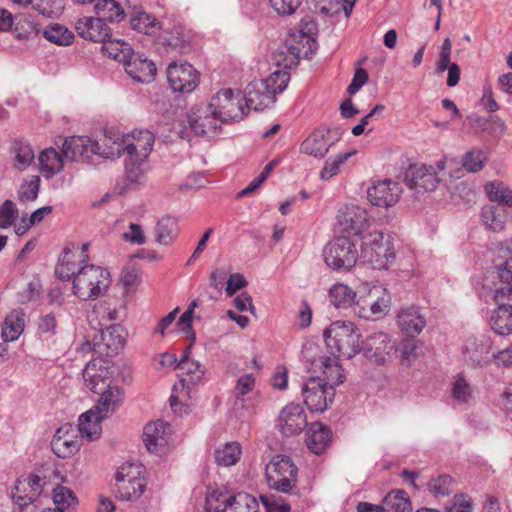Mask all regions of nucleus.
Segmentation results:
<instances>
[{
    "instance_id": "1",
    "label": "nucleus",
    "mask_w": 512,
    "mask_h": 512,
    "mask_svg": "<svg viewBox=\"0 0 512 512\" xmlns=\"http://www.w3.org/2000/svg\"><path fill=\"white\" fill-rule=\"evenodd\" d=\"M124 137L126 179L129 184H139L144 177V165L153 149L155 137L148 130L132 131Z\"/></svg>"
},
{
    "instance_id": "2",
    "label": "nucleus",
    "mask_w": 512,
    "mask_h": 512,
    "mask_svg": "<svg viewBox=\"0 0 512 512\" xmlns=\"http://www.w3.org/2000/svg\"><path fill=\"white\" fill-rule=\"evenodd\" d=\"M323 336L334 357L351 359L362 350L360 331L352 322L336 321L325 329Z\"/></svg>"
},
{
    "instance_id": "3",
    "label": "nucleus",
    "mask_w": 512,
    "mask_h": 512,
    "mask_svg": "<svg viewBox=\"0 0 512 512\" xmlns=\"http://www.w3.org/2000/svg\"><path fill=\"white\" fill-rule=\"evenodd\" d=\"M111 284L110 272L98 265L80 266L73 279V293L81 300L96 299L104 294Z\"/></svg>"
},
{
    "instance_id": "4",
    "label": "nucleus",
    "mask_w": 512,
    "mask_h": 512,
    "mask_svg": "<svg viewBox=\"0 0 512 512\" xmlns=\"http://www.w3.org/2000/svg\"><path fill=\"white\" fill-rule=\"evenodd\" d=\"M144 471V466L138 463L122 464L115 475L116 497L125 501L140 498L146 488Z\"/></svg>"
},
{
    "instance_id": "5",
    "label": "nucleus",
    "mask_w": 512,
    "mask_h": 512,
    "mask_svg": "<svg viewBox=\"0 0 512 512\" xmlns=\"http://www.w3.org/2000/svg\"><path fill=\"white\" fill-rule=\"evenodd\" d=\"M361 258L374 269H387L395 259L390 237L382 232H371L365 235L361 244Z\"/></svg>"
},
{
    "instance_id": "6",
    "label": "nucleus",
    "mask_w": 512,
    "mask_h": 512,
    "mask_svg": "<svg viewBox=\"0 0 512 512\" xmlns=\"http://www.w3.org/2000/svg\"><path fill=\"white\" fill-rule=\"evenodd\" d=\"M298 469L289 456L276 455L266 465L265 475L270 488L289 493L297 483Z\"/></svg>"
},
{
    "instance_id": "7",
    "label": "nucleus",
    "mask_w": 512,
    "mask_h": 512,
    "mask_svg": "<svg viewBox=\"0 0 512 512\" xmlns=\"http://www.w3.org/2000/svg\"><path fill=\"white\" fill-rule=\"evenodd\" d=\"M326 265L336 271H349L358 259L356 245L345 236L335 237L323 249Z\"/></svg>"
},
{
    "instance_id": "8",
    "label": "nucleus",
    "mask_w": 512,
    "mask_h": 512,
    "mask_svg": "<svg viewBox=\"0 0 512 512\" xmlns=\"http://www.w3.org/2000/svg\"><path fill=\"white\" fill-rule=\"evenodd\" d=\"M242 100L239 91L235 94L231 88H227L214 95L208 104L220 123H229L243 119L245 107Z\"/></svg>"
},
{
    "instance_id": "9",
    "label": "nucleus",
    "mask_w": 512,
    "mask_h": 512,
    "mask_svg": "<svg viewBox=\"0 0 512 512\" xmlns=\"http://www.w3.org/2000/svg\"><path fill=\"white\" fill-rule=\"evenodd\" d=\"M303 402L311 412H324L333 403L335 391L321 377H309L301 384Z\"/></svg>"
},
{
    "instance_id": "10",
    "label": "nucleus",
    "mask_w": 512,
    "mask_h": 512,
    "mask_svg": "<svg viewBox=\"0 0 512 512\" xmlns=\"http://www.w3.org/2000/svg\"><path fill=\"white\" fill-rule=\"evenodd\" d=\"M45 484V478L36 474L22 476L17 479L11 492V498L20 508H24L41 496Z\"/></svg>"
},
{
    "instance_id": "11",
    "label": "nucleus",
    "mask_w": 512,
    "mask_h": 512,
    "mask_svg": "<svg viewBox=\"0 0 512 512\" xmlns=\"http://www.w3.org/2000/svg\"><path fill=\"white\" fill-rule=\"evenodd\" d=\"M167 80L175 92H192L199 84V73L190 63H171L167 68Z\"/></svg>"
},
{
    "instance_id": "12",
    "label": "nucleus",
    "mask_w": 512,
    "mask_h": 512,
    "mask_svg": "<svg viewBox=\"0 0 512 512\" xmlns=\"http://www.w3.org/2000/svg\"><path fill=\"white\" fill-rule=\"evenodd\" d=\"M495 302H512V257L495 264L491 285H486Z\"/></svg>"
},
{
    "instance_id": "13",
    "label": "nucleus",
    "mask_w": 512,
    "mask_h": 512,
    "mask_svg": "<svg viewBox=\"0 0 512 512\" xmlns=\"http://www.w3.org/2000/svg\"><path fill=\"white\" fill-rule=\"evenodd\" d=\"M109 362L103 358H95L88 362L83 370L85 385L94 393H100L111 385L112 371Z\"/></svg>"
},
{
    "instance_id": "14",
    "label": "nucleus",
    "mask_w": 512,
    "mask_h": 512,
    "mask_svg": "<svg viewBox=\"0 0 512 512\" xmlns=\"http://www.w3.org/2000/svg\"><path fill=\"white\" fill-rule=\"evenodd\" d=\"M124 345V330L119 324L110 325L93 336L94 351L100 355L118 354Z\"/></svg>"
},
{
    "instance_id": "15",
    "label": "nucleus",
    "mask_w": 512,
    "mask_h": 512,
    "mask_svg": "<svg viewBox=\"0 0 512 512\" xmlns=\"http://www.w3.org/2000/svg\"><path fill=\"white\" fill-rule=\"evenodd\" d=\"M406 185L417 193L435 190L440 182L435 168L426 165H412L405 173Z\"/></svg>"
},
{
    "instance_id": "16",
    "label": "nucleus",
    "mask_w": 512,
    "mask_h": 512,
    "mask_svg": "<svg viewBox=\"0 0 512 512\" xmlns=\"http://www.w3.org/2000/svg\"><path fill=\"white\" fill-rule=\"evenodd\" d=\"M395 349V343L384 332L369 335L363 347L366 358L379 365L389 360Z\"/></svg>"
},
{
    "instance_id": "17",
    "label": "nucleus",
    "mask_w": 512,
    "mask_h": 512,
    "mask_svg": "<svg viewBox=\"0 0 512 512\" xmlns=\"http://www.w3.org/2000/svg\"><path fill=\"white\" fill-rule=\"evenodd\" d=\"M337 222L343 231L359 235L369 226L368 214L357 205H346L338 211Z\"/></svg>"
},
{
    "instance_id": "18",
    "label": "nucleus",
    "mask_w": 512,
    "mask_h": 512,
    "mask_svg": "<svg viewBox=\"0 0 512 512\" xmlns=\"http://www.w3.org/2000/svg\"><path fill=\"white\" fill-rule=\"evenodd\" d=\"M401 192L399 183L382 180L368 188L367 198L374 206L389 208L399 201Z\"/></svg>"
},
{
    "instance_id": "19",
    "label": "nucleus",
    "mask_w": 512,
    "mask_h": 512,
    "mask_svg": "<svg viewBox=\"0 0 512 512\" xmlns=\"http://www.w3.org/2000/svg\"><path fill=\"white\" fill-rule=\"evenodd\" d=\"M171 427L168 423L158 420L144 427L143 442L149 452L163 453L168 445Z\"/></svg>"
},
{
    "instance_id": "20",
    "label": "nucleus",
    "mask_w": 512,
    "mask_h": 512,
    "mask_svg": "<svg viewBox=\"0 0 512 512\" xmlns=\"http://www.w3.org/2000/svg\"><path fill=\"white\" fill-rule=\"evenodd\" d=\"M492 350L491 339L487 336L469 338L463 354L466 363L472 367H482L489 362Z\"/></svg>"
},
{
    "instance_id": "21",
    "label": "nucleus",
    "mask_w": 512,
    "mask_h": 512,
    "mask_svg": "<svg viewBox=\"0 0 512 512\" xmlns=\"http://www.w3.org/2000/svg\"><path fill=\"white\" fill-rule=\"evenodd\" d=\"M330 129L320 126L313 130L300 145V152L315 158H324L334 141L330 140Z\"/></svg>"
},
{
    "instance_id": "22",
    "label": "nucleus",
    "mask_w": 512,
    "mask_h": 512,
    "mask_svg": "<svg viewBox=\"0 0 512 512\" xmlns=\"http://www.w3.org/2000/svg\"><path fill=\"white\" fill-rule=\"evenodd\" d=\"M306 426L307 418L301 405L289 404L282 409L279 416V427L283 435H297Z\"/></svg>"
},
{
    "instance_id": "23",
    "label": "nucleus",
    "mask_w": 512,
    "mask_h": 512,
    "mask_svg": "<svg viewBox=\"0 0 512 512\" xmlns=\"http://www.w3.org/2000/svg\"><path fill=\"white\" fill-rule=\"evenodd\" d=\"M218 122L219 119L210 109L209 104L192 110L188 115V123L191 130L199 136L216 133L217 129L220 128Z\"/></svg>"
},
{
    "instance_id": "24",
    "label": "nucleus",
    "mask_w": 512,
    "mask_h": 512,
    "mask_svg": "<svg viewBox=\"0 0 512 512\" xmlns=\"http://www.w3.org/2000/svg\"><path fill=\"white\" fill-rule=\"evenodd\" d=\"M75 28L80 37L93 42L102 43L111 36L110 27L98 16L78 19Z\"/></svg>"
},
{
    "instance_id": "25",
    "label": "nucleus",
    "mask_w": 512,
    "mask_h": 512,
    "mask_svg": "<svg viewBox=\"0 0 512 512\" xmlns=\"http://www.w3.org/2000/svg\"><path fill=\"white\" fill-rule=\"evenodd\" d=\"M208 510L213 512H259V503L257 499L244 492L225 497L219 506L212 507L208 500Z\"/></svg>"
},
{
    "instance_id": "26",
    "label": "nucleus",
    "mask_w": 512,
    "mask_h": 512,
    "mask_svg": "<svg viewBox=\"0 0 512 512\" xmlns=\"http://www.w3.org/2000/svg\"><path fill=\"white\" fill-rule=\"evenodd\" d=\"M97 145L88 137H69L62 145V152L67 161H84L95 155Z\"/></svg>"
},
{
    "instance_id": "27",
    "label": "nucleus",
    "mask_w": 512,
    "mask_h": 512,
    "mask_svg": "<svg viewBox=\"0 0 512 512\" xmlns=\"http://www.w3.org/2000/svg\"><path fill=\"white\" fill-rule=\"evenodd\" d=\"M305 442L312 453L321 455L332 442V431L320 422H313L306 431Z\"/></svg>"
},
{
    "instance_id": "28",
    "label": "nucleus",
    "mask_w": 512,
    "mask_h": 512,
    "mask_svg": "<svg viewBox=\"0 0 512 512\" xmlns=\"http://www.w3.org/2000/svg\"><path fill=\"white\" fill-rule=\"evenodd\" d=\"M244 100L246 108L254 111H263L276 101L273 92L267 91L260 81L252 82L247 86Z\"/></svg>"
},
{
    "instance_id": "29",
    "label": "nucleus",
    "mask_w": 512,
    "mask_h": 512,
    "mask_svg": "<svg viewBox=\"0 0 512 512\" xmlns=\"http://www.w3.org/2000/svg\"><path fill=\"white\" fill-rule=\"evenodd\" d=\"M397 324L408 336L418 335L426 326V319L415 306L401 308L397 315Z\"/></svg>"
},
{
    "instance_id": "30",
    "label": "nucleus",
    "mask_w": 512,
    "mask_h": 512,
    "mask_svg": "<svg viewBox=\"0 0 512 512\" xmlns=\"http://www.w3.org/2000/svg\"><path fill=\"white\" fill-rule=\"evenodd\" d=\"M125 70L131 78L141 83H150L156 75L153 61L134 54L125 64Z\"/></svg>"
},
{
    "instance_id": "31",
    "label": "nucleus",
    "mask_w": 512,
    "mask_h": 512,
    "mask_svg": "<svg viewBox=\"0 0 512 512\" xmlns=\"http://www.w3.org/2000/svg\"><path fill=\"white\" fill-rule=\"evenodd\" d=\"M71 429V426L59 428L51 441L52 451L59 458H68L80 448L79 441L69 434Z\"/></svg>"
},
{
    "instance_id": "32",
    "label": "nucleus",
    "mask_w": 512,
    "mask_h": 512,
    "mask_svg": "<svg viewBox=\"0 0 512 512\" xmlns=\"http://www.w3.org/2000/svg\"><path fill=\"white\" fill-rule=\"evenodd\" d=\"M498 307L490 316L491 329L498 335H510L512 333V302H496Z\"/></svg>"
},
{
    "instance_id": "33",
    "label": "nucleus",
    "mask_w": 512,
    "mask_h": 512,
    "mask_svg": "<svg viewBox=\"0 0 512 512\" xmlns=\"http://www.w3.org/2000/svg\"><path fill=\"white\" fill-rule=\"evenodd\" d=\"M97 145L95 155L106 159L118 158L124 152V137L115 132L105 133L99 141H93Z\"/></svg>"
},
{
    "instance_id": "34",
    "label": "nucleus",
    "mask_w": 512,
    "mask_h": 512,
    "mask_svg": "<svg viewBox=\"0 0 512 512\" xmlns=\"http://www.w3.org/2000/svg\"><path fill=\"white\" fill-rule=\"evenodd\" d=\"M100 393L101 397L94 410L98 413V418L106 419L121 405L124 394L123 390L118 386H108V388Z\"/></svg>"
},
{
    "instance_id": "35",
    "label": "nucleus",
    "mask_w": 512,
    "mask_h": 512,
    "mask_svg": "<svg viewBox=\"0 0 512 512\" xmlns=\"http://www.w3.org/2000/svg\"><path fill=\"white\" fill-rule=\"evenodd\" d=\"M190 350L191 346L186 348L176 365V368L181 370L182 374L185 375V377L180 380L182 387L198 383L205 373V370L198 361L189 359Z\"/></svg>"
},
{
    "instance_id": "36",
    "label": "nucleus",
    "mask_w": 512,
    "mask_h": 512,
    "mask_svg": "<svg viewBox=\"0 0 512 512\" xmlns=\"http://www.w3.org/2000/svg\"><path fill=\"white\" fill-rule=\"evenodd\" d=\"M40 169L45 177H51L64 168V163L67 161L64 153L58 152L55 148L50 147L44 149L39 155Z\"/></svg>"
},
{
    "instance_id": "37",
    "label": "nucleus",
    "mask_w": 512,
    "mask_h": 512,
    "mask_svg": "<svg viewBox=\"0 0 512 512\" xmlns=\"http://www.w3.org/2000/svg\"><path fill=\"white\" fill-rule=\"evenodd\" d=\"M98 413L94 409H90L79 417L78 430L82 437L89 441L97 440L102 432L101 421L104 418H98Z\"/></svg>"
},
{
    "instance_id": "38",
    "label": "nucleus",
    "mask_w": 512,
    "mask_h": 512,
    "mask_svg": "<svg viewBox=\"0 0 512 512\" xmlns=\"http://www.w3.org/2000/svg\"><path fill=\"white\" fill-rule=\"evenodd\" d=\"M10 153L13 155L14 167L20 171L27 169L35 159V153L31 145L20 139L11 143Z\"/></svg>"
},
{
    "instance_id": "39",
    "label": "nucleus",
    "mask_w": 512,
    "mask_h": 512,
    "mask_svg": "<svg viewBox=\"0 0 512 512\" xmlns=\"http://www.w3.org/2000/svg\"><path fill=\"white\" fill-rule=\"evenodd\" d=\"M481 218L484 225L492 232H500L504 229L507 211L505 208L486 205L482 208Z\"/></svg>"
},
{
    "instance_id": "40",
    "label": "nucleus",
    "mask_w": 512,
    "mask_h": 512,
    "mask_svg": "<svg viewBox=\"0 0 512 512\" xmlns=\"http://www.w3.org/2000/svg\"><path fill=\"white\" fill-rule=\"evenodd\" d=\"M155 240L161 245H170L178 235L177 219L171 216L161 218L154 230Z\"/></svg>"
},
{
    "instance_id": "41",
    "label": "nucleus",
    "mask_w": 512,
    "mask_h": 512,
    "mask_svg": "<svg viewBox=\"0 0 512 512\" xmlns=\"http://www.w3.org/2000/svg\"><path fill=\"white\" fill-rule=\"evenodd\" d=\"M102 43L103 53L109 58L121 62L124 65L133 56V49L127 42L117 39L111 40L108 38L105 40V42Z\"/></svg>"
},
{
    "instance_id": "42",
    "label": "nucleus",
    "mask_w": 512,
    "mask_h": 512,
    "mask_svg": "<svg viewBox=\"0 0 512 512\" xmlns=\"http://www.w3.org/2000/svg\"><path fill=\"white\" fill-rule=\"evenodd\" d=\"M384 512H411L412 506L404 490L390 491L382 501Z\"/></svg>"
},
{
    "instance_id": "43",
    "label": "nucleus",
    "mask_w": 512,
    "mask_h": 512,
    "mask_svg": "<svg viewBox=\"0 0 512 512\" xmlns=\"http://www.w3.org/2000/svg\"><path fill=\"white\" fill-rule=\"evenodd\" d=\"M24 313L21 311L11 312L2 325V337L4 341H15L24 330Z\"/></svg>"
},
{
    "instance_id": "44",
    "label": "nucleus",
    "mask_w": 512,
    "mask_h": 512,
    "mask_svg": "<svg viewBox=\"0 0 512 512\" xmlns=\"http://www.w3.org/2000/svg\"><path fill=\"white\" fill-rule=\"evenodd\" d=\"M484 190L491 202L512 207V190L502 181L494 180L485 184Z\"/></svg>"
},
{
    "instance_id": "45",
    "label": "nucleus",
    "mask_w": 512,
    "mask_h": 512,
    "mask_svg": "<svg viewBox=\"0 0 512 512\" xmlns=\"http://www.w3.org/2000/svg\"><path fill=\"white\" fill-rule=\"evenodd\" d=\"M159 42L167 48V51L183 53L189 43V39L181 27H175L171 31H164L159 37Z\"/></svg>"
},
{
    "instance_id": "46",
    "label": "nucleus",
    "mask_w": 512,
    "mask_h": 512,
    "mask_svg": "<svg viewBox=\"0 0 512 512\" xmlns=\"http://www.w3.org/2000/svg\"><path fill=\"white\" fill-rule=\"evenodd\" d=\"M96 15L103 22H120L124 18V10L115 0H99L95 5Z\"/></svg>"
},
{
    "instance_id": "47",
    "label": "nucleus",
    "mask_w": 512,
    "mask_h": 512,
    "mask_svg": "<svg viewBox=\"0 0 512 512\" xmlns=\"http://www.w3.org/2000/svg\"><path fill=\"white\" fill-rule=\"evenodd\" d=\"M370 299V311L374 320L384 317L390 308L391 297L386 289H374L368 295Z\"/></svg>"
},
{
    "instance_id": "48",
    "label": "nucleus",
    "mask_w": 512,
    "mask_h": 512,
    "mask_svg": "<svg viewBox=\"0 0 512 512\" xmlns=\"http://www.w3.org/2000/svg\"><path fill=\"white\" fill-rule=\"evenodd\" d=\"M319 361L325 375V383L328 387H333L335 390V387L342 384L345 378L341 365L325 356L320 357Z\"/></svg>"
},
{
    "instance_id": "49",
    "label": "nucleus",
    "mask_w": 512,
    "mask_h": 512,
    "mask_svg": "<svg viewBox=\"0 0 512 512\" xmlns=\"http://www.w3.org/2000/svg\"><path fill=\"white\" fill-rule=\"evenodd\" d=\"M83 265L79 264V259L76 258L75 253L65 250L63 257L56 266L55 273L61 280H73L79 267Z\"/></svg>"
},
{
    "instance_id": "50",
    "label": "nucleus",
    "mask_w": 512,
    "mask_h": 512,
    "mask_svg": "<svg viewBox=\"0 0 512 512\" xmlns=\"http://www.w3.org/2000/svg\"><path fill=\"white\" fill-rule=\"evenodd\" d=\"M356 293L345 284H336L329 291L330 302L337 308H347L355 303Z\"/></svg>"
},
{
    "instance_id": "51",
    "label": "nucleus",
    "mask_w": 512,
    "mask_h": 512,
    "mask_svg": "<svg viewBox=\"0 0 512 512\" xmlns=\"http://www.w3.org/2000/svg\"><path fill=\"white\" fill-rule=\"evenodd\" d=\"M53 503L60 512H65L70 508H75L78 504V499L71 489L57 485L53 489Z\"/></svg>"
},
{
    "instance_id": "52",
    "label": "nucleus",
    "mask_w": 512,
    "mask_h": 512,
    "mask_svg": "<svg viewBox=\"0 0 512 512\" xmlns=\"http://www.w3.org/2000/svg\"><path fill=\"white\" fill-rule=\"evenodd\" d=\"M241 448L238 443H228L215 450V460L218 465L228 467L236 464L240 459Z\"/></svg>"
},
{
    "instance_id": "53",
    "label": "nucleus",
    "mask_w": 512,
    "mask_h": 512,
    "mask_svg": "<svg viewBox=\"0 0 512 512\" xmlns=\"http://www.w3.org/2000/svg\"><path fill=\"white\" fill-rule=\"evenodd\" d=\"M41 179L38 175H32L28 179L23 180L20 184L17 198L21 203L35 201L40 190Z\"/></svg>"
},
{
    "instance_id": "54",
    "label": "nucleus",
    "mask_w": 512,
    "mask_h": 512,
    "mask_svg": "<svg viewBox=\"0 0 512 512\" xmlns=\"http://www.w3.org/2000/svg\"><path fill=\"white\" fill-rule=\"evenodd\" d=\"M43 36L51 43L68 46L73 42L74 35L68 30L65 26L60 24H54L48 26L44 32Z\"/></svg>"
},
{
    "instance_id": "55",
    "label": "nucleus",
    "mask_w": 512,
    "mask_h": 512,
    "mask_svg": "<svg viewBox=\"0 0 512 512\" xmlns=\"http://www.w3.org/2000/svg\"><path fill=\"white\" fill-rule=\"evenodd\" d=\"M289 79L290 75L288 72L277 70L270 74L266 79L260 80V83L264 84L267 91L273 92L274 98L276 99V95L286 89Z\"/></svg>"
},
{
    "instance_id": "56",
    "label": "nucleus",
    "mask_w": 512,
    "mask_h": 512,
    "mask_svg": "<svg viewBox=\"0 0 512 512\" xmlns=\"http://www.w3.org/2000/svg\"><path fill=\"white\" fill-rule=\"evenodd\" d=\"M131 27L144 34H152L159 25L155 17L145 12L135 13L130 18Z\"/></svg>"
},
{
    "instance_id": "57",
    "label": "nucleus",
    "mask_w": 512,
    "mask_h": 512,
    "mask_svg": "<svg viewBox=\"0 0 512 512\" xmlns=\"http://www.w3.org/2000/svg\"><path fill=\"white\" fill-rule=\"evenodd\" d=\"M318 32L317 23L309 16L301 19L299 25V33L301 37L306 41V45L309 46L311 54L316 51V40L315 36Z\"/></svg>"
},
{
    "instance_id": "58",
    "label": "nucleus",
    "mask_w": 512,
    "mask_h": 512,
    "mask_svg": "<svg viewBox=\"0 0 512 512\" xmlns=\"http://www.w3.org/2000/svg\"><path fill=\"white\" fill-rule=\"evenodd\" d=\"M486 161L487 157L484 151L472 149L463 156L462 165L468 172L475 173L483 169Z\"/></svg>"
},
{
    "instance_id": "59",
    "label": "nucleus",
    "mask_w": 512,
    "mask_h": 512,
    "mask_svg": "<svg viewBox=\"0 0 512 512\" xmlns=\"http://www.w3.org/2000/svg\"><path fill=\"white\" fill-rule=\"evenodd\" d=\"M355 151H350L336 155L333 159H329L325 162L324 167L320 172V178L322 180H329L338 173L339 167L347 161Z\"/></svg>"
},
{
    "instance_id": "60",
    "label": "nucleus",
    "mask_w": 512,
    "mask_h": 512,
    "mask_svg": "<svg viewBox=\"0 0 512 512\" xmlns=\"http://www.w3.org/2000/svg\"><path fill=\"white\" fill-rule=\"evenodd\" d=\"M473 390L466 379L459 375L452 386V397L459 403H467L472 398Z\"/></svg>"
},
{
    "instance_id": "61",
    "label": "nucleus",
    "mask_w": 512,
    "mask_h": 512,
    "mask_svg": "<svg viewBox=\"0 0 512 512\" xmlns=\"http://www.w3.org/2000/svg\"><path fill=\"white\" fill-rule=\"evenodd\" d=\"M453 482L454 480L450 475H440L429 481L428 488L435 496H447L451 493Z\"/></svg>"
},
{
    "instance_id": "62",
    "label": "nucleus",
    "mask_w": 512,
    "mask_h": 512,
    "mask_svg": "<svg viewBox=\"0 0 512 512\" xmlns=\"http://www.w3.org/2000/svg\"><path fill=\"white\" fill-rule=\"evenodd\" d=\"M417 343L413 338H406L401 341L399 353L403 365L410 366L417 358Z\"/></svg>"
},
{
    "instance_id": "63",
    "label": "nucleus",
    "mask_w": 512,
    "mask_h": 512,
    "mask_svg": "<svg viewBox=\"0 0 512 512\" xmlns=\"http://www.w3.org/2000/svg\"><path fill=\"white\" fill-rule=\"evenodd\" d=\"M33 8L46 17H53L64 9V0H38Z\"/></svg>"
},
{
    "instance_id": "64",
    "label": "nucleus",
    "mask_w": 512,
    "mask_h": 512,
    "mask_svg": "<svg viewBox=\"0 0 512 512\" xmlns=\"http://www.w3.org/2000/svg\"><path fill=\"white\" fill-rule=\"evenodd\" d=\"M261 502L266 512H290L291 507L281 497L275 495H261Z\"/></svg>"
}]
</instances>
